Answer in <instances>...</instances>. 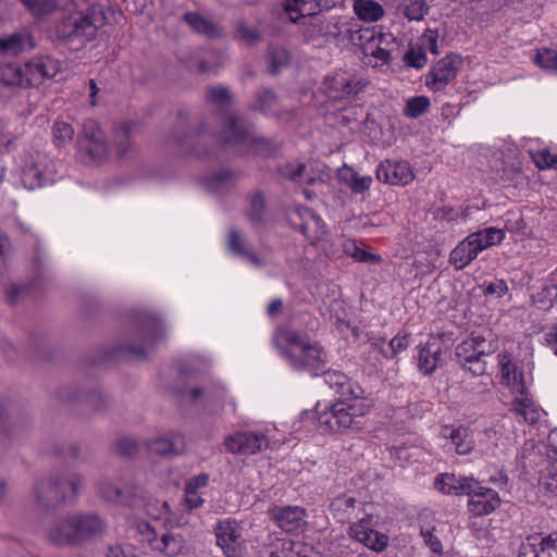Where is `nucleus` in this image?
Listing matches in <instances>:
<instances>
[{"label": "nucleus", "instance_id": "nucleus-12", "mask_svg": "<svg viewBox=\"0 0 557 557\" xmlns=\"http://www.w3.org/2000/svg\"><path fill=\"white\" fill-rule=\"evenodd\" d=\"M267 513L270 520L286 533L298 532L307 523V510L296 505H273L269 507Z\"/></svg>", "mask_w": 557, "mask_h": 557}, {"label": "nucleus", "instance_id": "nucleus-6", "mask_svg": "<svg viewBox=\"0 0 557 557\" xmlns=\"http://www.w3.org/2000/svg\"><path fill=\"white\" fill-rule=\"evenodd\" d=\"M359 397L336 398L321 409L317 407V422L322 433H343L359 424V418L366 413V406Z\"/></svg>", "mask_w": 557, "mask_h": 557}, {"label": "nucleus", "instance_id": "nucleus-48", "mask_svg": "<svg viewBox=\"0 0 557 557\" xmlns=\"http://www.w3.org/2000/svg\"><path fill=\"white\" fill-rule=\"evenodd\" d=\"M277 170L282 176L287 177L295 183L312 184L314 182L313 177H305L306 165L304 163H297L296 165L285 163L280 165Z\"/></svg>", "mask_w": 557, "mask_h": 557}, {"label": "nucleus", "instance_id": "nucleus-8", "mask_svg": "<svg viewBox=\"0 0 557 557\" xmlns=\"http://www.w3.org/2000/svg\"><path fill=\"white\" fill-rule=\"evenodd\" d=\"M243 525L234 519L220 520L214 527L218 546L225 557H244L246 544Z\"/></svg>", "mask_w": 557, "mask_h": 557}, {"label": "nucleus", "instance_id": "nucleus-22", "mask_svg": "<svg viewBox=\"0 0 557 557\" xmlns=\"http://www.w3.org/2000/svg\"><path fill=\"white\" fill-rule=\"evenodd\" d=\"M227 248L233 255L247 260L256 268L264 265L263 259L257 253L255 247L236 228H231L228 232Z\"/></svg>", "mask_w": 557, "mask_h": 557}, {"label": "nucleus", "instance_id": "nucleus-27", "mask_svg": "<svg viewBox=\"0 0 557 557\" xmlns=\"http://www.w3.org/2000/svg\"><path fill=\"white\" fill-rule=\"evenodd\" d=\"M236 173L230 169L214 171L202 178L203 187L213 194L223 195L230 193L234 186Z\"/></svg>", "mask_w": 557, "mask_h": 557}, {"label": "nucleus", "instance_id": "nucleus-44", "mask_svg": "<svg viewBox=\"0 0 557 557\" xmlns=\"http://www.w3.org/2000/svg\"><path fill=\"white\" fill-rule=\"evenodd\" d=\"M235 38L255 47L261 42L262 34L258 27L250 26L245 21H238L235 28Z\"/></svg>", "mask_w": 557, "mask_h": 557}, {"label": "nucleus", "instance_id": "nucleus-43", "mask_svg": "<svg viewBox=\"0 0 557 557\" xmlns=\"http://www.w3.org/2000/svg\"><path fill=\"white\" fill-rule=\"evenodd\" d=\"M401 13L409 21H422L430 11L425 0H405L400 7Z\"/></svg>", "mask_w": 557, "mask_h": 557}, {"label": "nucleus", "instance_id": "nucleus-13", "mask_svg": "<svg viewBox=\"0 0 557 557\" xmlns=\"http://www.w3.org/2000/svg\"><path fill=\"white\" fill-rule=\"evenodd\" d=\"M288 220L290 225L310 242L319 240L325 234V223L310 208H295Z\"/></svg>", "mask_w": 557, "mask_h": 557}, {"label": "nucleus", "instance_id": "nucleus-1", "mask_svg": "<svg viewBox=\"0 0 557 557\" xmlns=\"http://www.w3.org/2000/svg\"><path fill=\"white\" fill-rule=\"evenodd\" d=\"M107 520L96 511H73L57 519L48 530V540L57 547L81 548L102 539Z\"/></svg>", "mask_w": 557, "mask_h": 557}, {"label": "nucleus", "instance_id": "nucleus-35", "mask_svg": "<svg viewBox=\"0 0 557 557\" xmlns=\"http://www.w3.org/2000/svg\"><path fill=\"white\" fill-rule=\"evenodd\" d=\"M152 454L160 456L178 455L184 449V442L181 435L169 437L156 438L148 445Z\"/></svg>", "mask_w": 557, "mask_h": 557}, {"label": "nucleus", "instance_id": "nucleus-57", "mask_svg": "<svg viewBox=\"0 0 557 557\" xmlns=\"http://www.w3.org/2000/svg\"><path fill=\"white\" fill-rule=\"evenodd\" d=\"M404 60L409 66L422 69L426 63V53L422 47H411L406 52Z\"/></svg>", "mask_w": 557, "mask_h": 557}, {"label": "nucleus", "instance_id": "nucleus-45", "mask_svg": "<svg viewBox=\"0 0 557 557\" xmlns=\"http://www.w3.org/2000/svg\"><path fill=\"white\" fill-rule=\"evenodd\" d=\"M1 79L5 85L26 86L25 71L14 63H8L0 67Z\"/></svg>", "mask_w": 557, "mask_h": 557}, {"label": "nucleus", "instance_id": "nucleus-14", "mask_svg": "<svg viewBox=\"0 0 557 557\" xmlns=\"http://www.w3.org/2000/svg\"><path fill=\"white\" fill-rule=\"evenodd\" d=\"M461 63L462 60L458 54H448L441 59L426 74L425 85L434 91L444 89L456 77Z\"/></svg>", "mask_w": 557, "mask_h": 557}, {"label": "nucleus", "instance_id": "nucleus-36", "mask_svg": "<svg viewBox=\"0 0 557 557\" xmlns=\"http://www.w3.org/2000/svg\"><path fill=\"white\" fill-rule=\"evenodd\" d=\"M352 9L363 22H377L384 16V8L374 0H355Z\"/></svg>", "mask_w": 557, "mask_h": 557}, {"label": "nucleus", "instance_id": "nucleus-23", "mask_svg": "<svg viewBox=\"0 0 557 557\" xmlns=\"http://www.w3.org/2000/svg\"><path fill=\"white\" fill-rule=\"evenodd\" d=\"M263 59L265 73L270 76H277L289 66L292 52L284 45L270 41Z\"/></svg>", "mask_w": 557, "mask_h": 557}, {"label": "nucleus", "instance_id": "nucleus-17", "mask_svg": "<svg viewBox=\"0 0 557 557\" xmlns=\"http://www.w3.org/2000/svg\"><path fill=\"white\" fill-rule=\"evenodd\" d=\"M60 71V63L49 55H39L25 63L26 86L39 85L44 79L53 78Z\"/></svg>", "mask_w": 557, "mask_h": 557}, {"label": "nucleus", "instance_id": "nucleus-61", "mask_svg": "<svg viewBox=\"0 0 557 557\" xmlns=\"http://www.w3.org/2000/svg\"><path fill=\"white\" fill-rule=\"evenodd\" d=\"M362 507H366L364 504H361ZM355 518H358V521L352 523L350 527H349V535L350 537L352 536H356L357 532H366V531H369L370 529L373 528V524H372V513H368L366 511V508H363V516L362 517H358V515H355L354 516Z\"/></svg>", "mask_w": 557, "mask_h": 557}, {"label": "nucleus", "instance_id": "nucleus-2", "mask_svg": "<svg viewBox=\"0 0 557 557\" xmlns=\"http://www.w3.org/2000/svg\"><path fill=\"white\" fill-rule=\"evenodd\" d=\"M273 343L290 367L297 371H308L319 375L327 363L326 352L318 344H310L298 332L288 327H278Z\"/></svg>", "mask_w": 557, "mask_h": 557}, {"label": "nucleus", "instance_id": "nucleus-55", "mask_svg": "<svg viewBox=\"0 0 557 557\" xmlns=\"http://www.w3.org/2000/svg\"><path fill=\"white\" fill-rule=\"evenodd\" d=\"M74 136V128L71 124L58 121L53 125V137L58 146H63L72 140Z\"/></svg>", "mask_w": 557, "mask_h": 557}, {"label": "nucleus", "instance_id": "nucleus-31", "mask_svg": "<svg viewBox=\"0 0 557 557\" xmlns=\"http://www.w3.org/2000/svg\"><path fill=\"white\" fill-rule=\"evenodd\" d=\"M137 129L138 124L135 121L123 122L121 125L114 128L113 141L117 154L121 158L126 156L131 150L133 145L132 138Z\"/></svg>", "mask_w": 557, "mask_h": 557}, {"label": "nucleus", "instance_id": "nucleus-10", "mask_svg": "<svg viewBox=\"0 0 557 557\" xmlns=\"http://www.w3.org/2000/svg\"><path fill=\"white\" fill-rule=\"evenodd\" d=\"M35 506L40 511H52L65 504V493L52 476L40 478L34 483Z\"/></svg>", "mask_w": 557, "mask_h": 557}, {"label": "nucleus", "instance_id": "nucleus-63", "mask_svg": "<svg viewBox=\"0 0 557 557\" xmlns=\"http://www.w3.org/2000/svg\"><path fill=\"white\" fill-rule=\"evenodd\" d=\"M478 236H484L487 242H491V245H497L500 244L505 238V233L503 230L497 227H486L483 230H479L475 232V237Z\"/></svg>", "mask_w": 557, "mask_h": 557}, {"label": "nucleus", "instance_id": "nucleus-33", "mask_svg": "<svg viewBox=\"0 0 557 557\" xmlns=\"http://www.w3.org/2000/svg\"><path fill=\"white\" fill-rule=\"evenodd\" d=\"M26 44L33 47L32 37L27 34L14 33L0 38V54L16 57L24 51Z\"/></svg>", "mask_w": 557, "mask_h": 557}, {"label": "nucleus", "instance_id": "nucleus-3", "mask_svg": "<svg viewBox=\"0 0 557 557\" xmlns=\"http://www.w3.org/2000/svg\"><path fill=\"white\" fill-rule=\"evenodd\" d=\"M136 330L132 339L117 347L103 352V360L110 361L117 356H133L139 359L147 357L152 349L165 335L166 327L162 319L150 311L139 310L134 314Z\"/></svg>", "mask_w": 557, "mask_h": 557}, {"label": "nucleus", "instance_id": "nucleus-30", "mask_svg": "<svg viewBox=\"0 0 557 557\" xmlns=\"http://www.w3.org/2000/svg\"><path fill=\"white\" fill-rule=\"evenodd\" d=\"M183 20L191 27V29L210 39L221 38L223 28L196 12H187L183 15Z\"/></svg>", "mask_w": 557, "mask_h": 557}, {"label": "nucleus", "instance_id": "nucleus-49", "mask_svg": "<svg viewBox=\"0 0 557 557\" xmlns=\"http://www.w3.org/2000/svg\"><path fill=\"white\" fill-rule=\"evenodd\" d=\"M430 99L425 96H416L407 100L405 107V115L411 119H417L424 114L430 108Z\"/></svg>", "mask_w": 557, "mask_h": 557}, {"label": "nucleus", "instance_id": "nucleus-62", "mask_svg": "<svg viewBox=\"0 0 557 557\" xmlns=\"http://www.w3.org/2000/svg\"><path fill=\"white\" fill-rule=\"evenodd\" d=\"M138 442L132 437H122L116 444V453L123 457H133L138 451Z\"/></svg>", "mask_w": 557, "mask_h": 557}, {"label": "nucleus", "instance_id": "nucleus-47", "mask_svg": "<svg viewBox=\"0 0 557 557\" xmlns=\"http://www.w3.org/2000/svg\"><path fill=\"white\" fill-rule=\"evenodd\" d=\"M539 484L544 493L557 496V460L549 462L544 469Z\"/></svg>", "mask_w": 557, "mask_h": 557}, {"label": "nucleus", "instance_id": "nucleus-60", "mask_svg": "<svg viewBox=\"0 0 557 557\" xmlns=\"http://www.w3.org/2000/svg\"><path fill=\"white\" fill-rule=\"evenodd\" d=\"M186 394L191 400H197V399H200L201 397H203L206 400L212 401V400H214L215 397L216 398L223 397L224 389H223V387H219L216 389L215 396H213L209 387L200 386V387L188 388L186 391Z\"/></svg>", "mask_w": 557, "mask_h": 557}, {"label": "nucleus", "instance_id": "nucleus-40", "mask_svg": "<svg viewBox=\"0 0 557 557\" xmlns=\"http://www.w3.org/2000/svg\"><path fill=\"white\" fill-rule=\"evenodd\" d=\"M352 539L377 553L383 552L387 547L389 541L387 535L373 530V528L363 533L360 531L357 532L356 536H352Z\"/></svg>", "mask_w": 557, "mask_h": 557}, {"label": "nucleus", "instance_id": "nucleus-11", "mask_svg": "<svg viewBox=\"0 0 557 557\" xmlns=\"http://www.w3.org/2000/svg\"><path fill=\"white\" fill-rule=\"evenodd\" d=\"M364 87L366 83L361 78L345 72H336L324 79L326 94L334 100L356 97Z\"/></svg>", "mask_w": 557, "mask_h": 557}, {"label": "nucleus", "instance_id": "nucleus-26", "mask_svg": "<svg viewBox=\"0 0 557 557\" xmlns=\"http://www.w3.org/2000/svg\"><path fill=\"white\" fill-rule=\"evenodd\" d=\"M336 177L339 183L346 185L356 195H362L368 191L373 183L372 176L360 175L346 164L337 170Z\"/></svg>", "mask_w": 557, "mask_h": 557}, {"label": "nucleus", "instance_id": "nucleus-51", "mask_svg": "<svg viewBox=\"0 0 557 557\" xmlns=\"http://www.w3.org/2000/svg\"><path fill=\"white\" fill-rule=\"evenodd\" d=\"M206 98L218 106L227 104L232 101V96L228 88L221 85H210L205 90Z\"/></svg>", "mask_w": 557, "mask_h": 557}, {"label": "nucleus", "instance_id": "nucleus-52", "mask_svg": "<svg viewBox=\"0 0 557 557\" xmlns=\"http://www.w3.org/2000/svg\"><path fill=\"white\" fill-rule=\"evenodd\" d=\"M541 534H532L525 537L518 549V557H541Z\"/></svg>", "mask_w": 557, "mask_h": 557}, {"label": "nucleus", "instance_id": "nucleus-41", "mask_svg": "<svg viewBox=\"0 0 557 557\" xmlns=\"http://www.w3.org/2000/svg\"><path fill=\"white\" fill-rule=\"evenodd\" d=\"M202 129L197 133H188L182 127H177L172 133V141L180 148L182 153L197 152L195 141L202 134Z\"/></svg>", "mask_w": 557, "mask_h": 557}, {"label": "nucleus", "instance_id": "nucleus-20", "mask_svg": "<svg viewBox=\"0 0 557 557\" xmlns=\"http://www.w3.org/2000/svg\"><path fill=\"white\" fill-rule=\"evenodd\" d=\"M453 360L473 376H480L486 372V362L478 358L470 336L455 347Z\"/></svg>", "mask_w": 557, "mask_h": 557}, {"label": "nucleus", "instance_id": "nucleus-42", "mask_svg": "<svg viewBox=\"0 0 557 557\" xmlns=\"http://www.w3.org/2000/svg\"><path fill=\"white\" fill-rule=\"evenodd\" d=\"M20 2L36 18L51 15L58 9L55 0H20Z\"/></svg>", "mask_w": 557, "mask_h": 557}, {"label": "nucleus", "instance_id": "nucleus-29", "mask_svg": "<svg viewBox=\"0 0 557 557\" xmlns=\"http://www.w3.org/2000/svg\"><path fill=\"white\" fill-rule=\"evenodd\" d=\"M480 253V246H474L469 235L461 240L450 252L449 262L457 269L462 270L470 264Z\"/></svg>", "mask_w": 557, "mask_h": 557}, {"label": "nucleus", "instance_id": "nucleus-32", "mask_svg": "<svg viewBox=\"0 0 557 557\" xmlns=\"http://www.w3.org/2000/svg\"><path fill=\"white\" fill-rule=\"evenodd\" d=\"M444 436L451 441L456 453L459 455H467L474 448V440L471 431L462 425L451 430L446 426Z\"/></svg>", "mask_w": 557, "mask_h": 557}, {"label": "nucleus", "instance_id": "nucleus-7", "mask_svg": "<svg viewBox=\"0 0 557 557\" xmlns=\"http://www.w3.org/2000/svg\"><path fill=\"white\" fill-rule=\"evenodd\" d=\"M106 24V16L100 8H91L85 15L75 14L64 18L57 27V36L64 42L83 48L96 38L97 32Z\"/></svg>", "mask_w": 557, "mask_h": 557}, {"label": "nucleus", "instance_id": "nucleus-59", "mask_svg": "<svg viewBox=\"0 0 557 557\" xmlns=\"http://www.w3.org/2000/svg\"><path fill=\"white\" fill-rule=\"evenodd\" d=\"M541 557H557V532L541 534Z\"/></svg>", "mask_w": 557, "mask_h": 557}, {"label": "nucleus", "instance_id": "nucleus-37", "mask_svg": "<svg viewBox=\"0 0 557 557\" xmlns=\"http://www.w3.org/2000/svg\"><path fill=\"white\" fill-rule=\"evenodd\" d=\"M278 102V96L273 89L261 87L256 94V100L251 104V108L263 114H272L276 111Z\"/></svg>", "mask_w": 557, "mask_h": 557}, {"label": "nucleus", "instance_id": "nucleus-53", "mask_svg": "<svg viewBox=\"0 0 557 557\" xmlns=\"http://www.w3.org/2000/svg\"><path fill=\"white\" fill-rule=\"evenodd\" d=\"M434 354L435 352L428 347V344L420 348L418 354V367L423 374L430 375L435 371Z\"/></svg>", "mask_w": 557, "mask_h": 557}, {"label": "nucleus", "instance_id": "nucleus-64", "mask_svg": "<svg viewBox=\"0 0 557 557\" xmlns=\"http://www.w3.org/2000/svg\"><path fill=\"white\" fill-rule=\"evenodd\" d=\"M209 484V474L200 473L186 481L185 487L189 491L199 492Z\"/></svg>", "mask_w": 557, "mask_h": 557}, {"label": "nucleus", "instance_id": "nucleus-24", "mask_svg": "<svg viewBox=\"0 0 557 557\" xmlns=\"http://www.w3.org/2000/svg\"><path fill=\"white\" fill-rule=\"evenodd\" d=\"M99 493L107 502L127 504L129 498H145V491L140 486L121 488L108 480L99 483Z\"/></svg>", "mask_w": 557, "mask_h": 557}, {"label": "nucleus", "instance_id": "nucleus-19", "mask_svg": "<svg viewBox=\"0 0 557 557\" xmlns=\"http://www.w3.org/2000/svg\"><path fill=\"white\" fill-rule=\"evenodd\" d=\"M376 178L389 185H407L414 175L410 164L407 161H389L381 162L375 171Z\"/></svg>", "mask_w": 557, "mask_h": 557}, {"label": "nucleus", "instance_id": "nucleus-16", "mask_svg": "<svg viewBox=\"0 0 557 557\" xmlns=\"http://www.w3.org/2000/svg\"><path fill=\"white\" fill-rule=\"evenodd\" d=\"M21 180L23 185L30 190L52 183L53 178L47 172V158L39 153L30 156L22 169Z\"/></svg>", "mask_w": 557, "mask_h": 557}, {"label": "nucleus", "instance_id": "nucleus-5", "mask_svg": "<svg viewBox=\"0 0 557 557\" xmlns=\"http://www.w3.org/2000/svg\"><path fill=\"white\" fill-rule=\"evenodd\" d=\"M222 140L238 154L255 153L263 158L271 157L281 146L272 138L258 136L255 125L244 116L236 114L227 116Z\"/></svg>", "mask_w": 557, "mask_h": 557}, {"label": "nucleus", "instance_id": "nucleus-15", "mask_svg": "<svg viewBox=\"0 0 557 557\" xmlns=\"http://www.w3.org/2000/svg\"><path fill=\"white\" fill-rule=\"evenodd\" d=\"M151 548L166 557H180L189 553V546L180 532L166 531L160 536L151 529L147 537Z\"/></svg>", "mask_w": 557, "mask_h": 557}, {"label": "nucleus", "instance_id": "nucleus-50", "mask_svg": "<svg viewBox=\"0 0 557 557\" xmlns=\"http://www.w3.org/2000/svg\"><path fill=\"white\" fill-rule=\"evenodd\" d=\"M345 255L360 262L375 263L381 258L360 248L355 240H347L344 244Z\"/></svg>", "mask_w": 557, "mask_h": 557}, {"label": "nucleus", "instance_id": "nucleus-58", "mask_svg": "<svg viewBox=\"0 0 557 557\" xmlns=\"http://www.w3.org/2000/svg\"><path fill=\"white\" fill-rule=\"evenodd\" d=\"M360 502H357V499L352 496H346L342 495L336 497L331 506L336 510H344L346 512V518L350 519L354 515L356 504Z\"/></svg>", "mask_w": 557, "mask_h": 557}, {"label": "nucleus", "instance_id": "nucleus-54", "mask_svg": "<svg viewBox=\"0 0 557 557\" xmlns=\"http://www.w3.org/2000/svg\"><path fill=\"white\" fill-rule=\"evenodd\" d=\"M534 61L546 71H557V52L553 49L544 48L539 50Z\"/></svg>", "mask_w": 557, "mask_h": 557}, {"label": "nucleus", "instance_id": "nucleus-56", "mask_svg": "<svg viewBox=\"0 0 557 557\" xmlns=\"http://www.w3.org/2000/svg\"><path fill=\"white\" fill-rule=\"evenodd\" d=\"M408 347V336L396 335L393 337L386 347H381V354L387 358H394L398 351L405 350Z\"/></svg>", "mask_w": 557, "mask_h": 557}, {"label": "nucleus", "instance_id": "nucleus-34", "mask_svg": "<svg viewBox=\"0 0 557 557\" xmlns=\"http://www.w3.org/2000/svg\"><path fill=\"white\" fill-rule=\"evenodd\" d=\"M285 12L292 23H298L299 18L312 16L318 13L315 0H286Z\"/></svg>", "mask_w": 557, "mask_h": 557}, {"label": "nucleus", "instance_id": "nucleus-38", "mask_svg": "<svg viewBox=\"0 0 557 557\" xmlns=\"http://www.w3.org/2000/svg\"><path fill=\"white\" fill-rule=\"evenodd\" d=\"M249 202L248 220L253 226H260L264 223L265 199L260 190H255L247 196Z\"/></svg>", "mask_w": 557, "mask_h": 557}, {"label": "nucleus", "instance_id": "nucleus-46", "mask_svg": "<svg viewBox=\"0 0 557 557\" xmlns=\"http://www.w3.org/2000/svg\"><path fill=\"white\" fill-rule=\"evenodd\" d=\"M534 305L541 310H549L557 300V285L545 284L532 296Z\"/></svg>", "mask_w": 557, "mask_h": 557}, {"label": "nucleus", "instance_id": "nucleus-25", "mask_svg": "<svg viewBox=\"0 0 557 557\" xmlns=\"http://www.w3.org/2000/svg\"><path fill=\"white\" fill-rule=\"evenodd\" d=\"M54 483L60 484L65 493V503L75 500L84 485V476L81 473L64 470H54L50 474Z\"/></svg>", "mask_w": 557, "mask_h": 557}, {"label": "nucleus", "instance_id": "nucleus-39", "mask_svg": "<svg viewBox=\"0 0 557 557\" xmlns=\"http://www.w3.org/2000/svg\"><path fill=\"white\" fill-rule=\"evenodd\" d=\"M470 337L480 360H483L486 356L493 355L498 349V341L491 332H488L487 335L471 333Z\"/></svg>", "mask_w": 557, "mask_h": 557}, {"label": "nucleus", "instance_id": "nucleus-9", "mask_svg": "<svg viewBox=\"0 0 557 557\" xmlns=\"http://www.w3.org/2000/svg\"><path fill=\"white\" fill-rule=\"evenodd\" d=\"M79 145L95 161H101L108 156L109 147L103 131L94 119H86L78 135Z\"/></svg>", "mask_w": 557, "mask_h": 557}, {"label": "nucleus", "instance_id": "nucleus-28", "mask_svg": "<svg viewBox=\"0 0 557 557\" xmlns=\"http://www.w3.org/2000/svg\"><path fill=\"white\" fill-rule=\"evenodd\" d=\"M321 373L323 374L325 384L338 395L337 398L359 397L361 388L354 386L344 373L338 371H325V369Z\"/></svg>", "mask_w": 557, "mask_h": 557}, {"label": "nucleus", "instance_id": "nucleus-4", "mask_svg": "<svg viewBox=\"0 0 557 557\" xmlns=\"http://www.w3.org/2000/svg\"><path fill=\"white\" fill-rule=\"evenodd\" d=\"M435 488L443 494L468 495L469 511L475 516L488 515L500 505V498L492 488L482 487L472 476L442 473L436 476Z\"/></svg>", "mask_w": 557, "mask_h": 557}, {"label": "nucleus", "instance_id": "nucleus-21", "mask_svg": "<svg viewBox=\"0 0 557 557\" xmlns=\"http://www.w3.org/2000/svg\"><path fill=\"white\" fill-rule=\"evenodd\" d=\"M59 397L64 401L86 403L97 411H102L110 405V396L101 389L83 392L76 387H65L60 391Z\"/></svg>", "mask_w": 557, "mask_h": 557}, {"label": "nucleus", "instance_id": "nucleus-18", "mask_svg": "<svg viewBox=\"0 0 557 557\" xmlns=\"http://www.w3.org/2000/svg\"><path fill=\"white\" fill-rule=\"evenodd\" d=\"M265 444V436L255 432H237L228 435L224 441L226 450L234 455H253Z\"/></svg>", "mask_w": 557, "mask_h": 557}]
</instances>
